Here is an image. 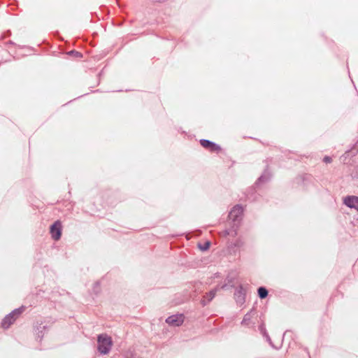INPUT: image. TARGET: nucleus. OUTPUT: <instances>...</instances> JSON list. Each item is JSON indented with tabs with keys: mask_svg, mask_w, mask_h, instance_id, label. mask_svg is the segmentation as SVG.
<instances>
[{
	"mask_svg": "<svg viewBox=\"0 0 358 358\" xmlns=\"http://www.w3.org/2000/svg\"><path fill=\"white\" fill-rule=\"evenodd\" d=\"M244 208L241 204L235 205L229 211L228 217L229 224L234 225L235 229H238L243 220Z\"/></svg>",
	"mask_w": 358,
	"mask_h": 358,
	"instance_id": "f257e3e1",
	"label": "nucleus"
},
{
	"mask_svg": "<svg viewBox=\"0 0 358 358\" xmlns=\"http://www.w3.org/2000/svg\"><path fill=\"white\" fill-rule=\"evenodd\" d=\"M113 345V341L110 336L106 334H101L97 337V350L103 355L110 352Z\"/></svg>",
	"mask_w": 358,
	"mask_h": 358,
	"instance_id": "f03ea898",
	"label": "nucleus"
},
{
	"mask_svg": "<svg viewBox=\"0 0 358 358\" xmlns=\"http://www.w3.org/2000/svg\"><path fill=\"white\" fill-rule=\"evenodd\" d=\"M50 234L52 238L55 241H58L61 238L62 234V224L60 220L55 221L50 226Z\"/></svg>",
	"mask_w": 358,
	"mask_h": 358,
	"instance_id": "7ed1b4c3",
	"label": "nucleus"
},
{
	"mask_svg": "<svg viewBox=\"0 0 358 358\" xmlns=\"http://www.w3.org/2000/svg\"><path fill=\"white\" fill-rule=\"evenodd\" d=\"M234 297L238 306H242L245 303L246 290L243 285H239L236 287Z\"/></svg>",
	"mask_w": 358,
	"mask_h": 358,
	"instance_id": "20e7f679",
	"label": "nucleus"
},
{
	"mask_svg": "<svg viewBox=\"0 0 358 358\" xmlns=\"http://www.w3.org/2000/svg\"><path fill=\"white\" fill-rule=\"evenodd\" d=\"M185 321V315L182 313L175 314L169 316L165 322L171 327H178L181 326Z\"/></svg>",
	"mask_w": 358,
	"mask_h": 358,
	"instance_id": "39448f33",
	"label": "nucleus"
},
{
	"mask_svg": "<svg viewBox=\"0 0 358 358\" xmlns=\"http://www.w3.org/2000/svg\"><path fill=\"white\" fill-rule=\"evenodd\" d=\"M199 143L203 148L211 152L218 153L222 150V148L219 144L208 139H200Z\"/></svg>",
	"mask_w": 358,
	"mask_h": 358,
	"instance_id": "423d86ee",
	"label": "nucleus"
},
{
	"mask_svg": "<svg viewBox=\"0 0 358 358\" xmlns=\"http://www.w3.org/2000/svg\"><path fill=\"white\" fill-rule=\"evenodd\" d=\"M272 178V174L268 168L265 169L260 176L256 180L255 187L261 188L265 184L270 182Z\"/></svg>",
	"mask_w": 358,
	"mask_h": 358,
	"instance_id": "0eeeda50",
	"label": "nucleus"
},
{
	"mask_svg": "<svg viewBox=\"0 0 358 358\" xmlns=\"http://www.w3.org/2000/svg\"><path fill=\"white\" fill-rule=\"evenodd\" d=\"M49 327L48 325L44 324L43 322H36L34 327V332L36 336V341H41L45 334L48 333Z\"/></svg>",
	"mask_w": 358,
	"mask_h": 358,
	"instance_id": "6e6552de",
	"label": "nucleus"
},
{
	"mask_svg": "<svg viewBox=\"0 0 358 358\" xmlns=\"http://www.w3.org/2000/svg\"><path fill=\"white\" fill-rule=\"evenodd\" d=\"M343 203L348 208L358 211V196L348 195L343 199Z\"/></svg>",
	"mask_w": 358,
	"mask_h": 358,
	"instance_id": "1a4fd4ad",
	"label": "nucleus"
},
{
	"mask_svg": "<svg viewBox=\"0 0 358 358\" xmlns=\"http://www.w3.org/2000/svg\"><path fill=\"white\" fill-rule=\"evenodd\" d=\"M219 289L220 288L217 286L203 295V299L201 300V303L203 307L207 306L215 298Z\"/></svg>",
	"mask_w": 358,
	"mask_h": 358,
	"instance_id": "9d476101",
	"label": "nucleus"
},
{
	"mask_svg": "<svg viewBox=\"0 0 358 358\" xmlns=\"http://www.w3.org/2000/svg\"><path fill=\"white\" fill-rule=\"evenodd\" d=\"M257 189H259V187H255V184L248 188L246 191V197L248 201L250 202H254L257 201L260 194L257 193Z\"/></svg>",
	"mask_w": 358,
	"mask_h": 358,
	"instance_id": "9b49d317",
	"label": "nucleus"
},
{
	"mask_svg": "<svg viewBox=\"0 0 358 358\" xmlns=\"http://www.w3.org/2000/svg\"><path fill=\"white\" fill-rule=\"evenodd\" d=\"M15 322V318L14 316H12L10 313L7 314L1 322V327L4 329H8L14 322Z\"/></svg>",
	"mask_w": 358,
	"mask_h": 358,
	"instance_id": "f8f14e48",
	"label": "nucleus"
},
{
	"mask_svg": "<svg viewBox=\"0 0 358 358\" xmlns=\"http://www.w3.org/2000/svg\"><path fill=\"white\" fill-rule=\"evenodd\" d=\"M234 277L228 275L227 278H225L224 283L222 285L218 286L220 289H227L228 287H234Z\"/></svg>",
	"mask_w": 358,
	"mask_h": 358,
	"instance_id": "ddd939ff",
	"label": "nucleus"
},
{
	"mask_svg": "<svg viewBox=\"0 0 358 358\" xmlns=\"http://www.w3.org/2000/svg\"><path fill=\"white\" fill-rule=\"evenodd\" d=\"M257 296L260 299H265L268 296V290L264 286H260L257 288Z\"/></svg>",
	"mask_w": 358,
	"mask_h": 358,
	"instance_id": "4468645a",
	"label": "nucleus"
},
{
	"mask_svg": "<svg viewBox=\"0 0 358 358\" xmlns=\"http://www.w3.org/2000/svg\"><path fill=\"white\" fill-rule=\"evenodd\" d=\"M238 229H235L234 225L230 224L229 228H227L223 231L224 236H236L237 235V231Z\"/></svg>",
	"mask_w": 358,
	"mask_h": 358,
	"instance_id": "2eb2a0df",
	"label": "nucleus"
},
{
	"mask_svg": "<svg viewBox=\"0 0 358 358\" xmlns=\"http://www.w3.org/2000/svg\"><path fill=\"white\" fill-rule=\"evenodd\" d=\"M26 306H21L20 307L14 309L12 310L10 313L12 315V316H14L15 318V320L22 314V313L25 310Z\"/></svg>",
	"mask_w": 358,
	"mask_h": 358,
	"instance_id": "dca6fc26",
	"label": "nucleus"
},
{
	"mask_svg": "<svg viewBox=\"0 0 358 358\" xmlns=\"http://www.w3.org/2000/svg\"><path fill=\"white\" fill-rule=\"evenodd\" d=\"M311 178V176L307 173L299 176L296 178V181L298 184L303 183L306 185V182L309 181Z\"/></svg>",
	"mask_w": 358,
	"mask_h": 358,
	"instance_id": "f3484780",
	"label": "nucleus"
},
{
	"mask_svg": "<svg viewBox=\"0 0 358 358\" xmlns=\"http://www.w3.org/2000/svg\"><path fill=\"white\" fill-rule=\"evenodd\" d=\"M253 312H255V308H252L249 312H248L243 317V320L241 321V324L242 325H248V322L250 321L252 318V313Z\"/></svg>",
	"mask_w": 358,
	"mask_h": 358,
	"instance_id": "a211bd4d",
	"label": "nucleus"
},
{
	"mask_svg": "<svg viewBox=\"0 0 358 358\" xmlns=\"http://www.w3.org/2000/svg\"><path fill=\"white\" fill-rule=\"evenodd\" d=\"M357 143L353 144L350 148L346 150V155L350 154V158L355 157L358 154V150L356 148Z\"/></svg>",
	"mask_w": 358,
	"mask_h": 358,
	"instance_id": "6ab92c4d",
	"label": "nucleus"
},
{
	"mask_svg": "<svg viewBox=\"0 0 358 358\" xmlns=\"http://www.w3.org/2000/svg\"><path fill=\"white\" fill-rule=\"evenodd\" d=\"M211 243L209 241H206L204 243H199L198 248L202 252L207 251L210 247Z\"/></svg>",
	"mask_w": 358,
	"mask_h": 358,
	"instance_id": "aec40b11",
	"label": "nucleus"
},
{
	"mask_svg": "<svg viewBox=\"0 0 358 358\" xmlns=\"http://www.w3.org/2000/svg\"><path fill=\"white\" fill-rule=\"evenodd\" d=\"M259 331L260 332V334L262 335L263 337H264L265 336H266V334H268L267 331H266V325H265V323L264 322H262L259 325Z\"/></svg>",
	"mask_w": 358,
	"mask_h": 358,
	"instance_id": "412c9836",
	"label": "nucleus"
},
{
	"mask_svg": "<svg viewBox=\"0 0 358 358\" xmlns=\"http://www.w3.org/2000/svg\"><path fill=\"white\" fill-rule=\"evenodd\" d=\"M264 338L266 339V341L268 343L269 345L272 348H273L275 350H279L281 348L282 344L279 347H277L274 345V343H273V341L268 334H266V336H265Z\"/></svg>",
	"mask_w": 358,
	"mask_h": 358,
	"instance_id": "4be33fe9",
	"label": "nucleus"
},
{
	"mask_svg": "<svg viewBox=\"0 0 358 358\" xmlns=\"http://www.w3.org/2000/svg\"><path fill=\"white\" fill-rule=\"evenodd\" d=\"M69 55H73L76 57L81 58L83 57V54L77 50H73L69 52Z\"/></svg>",
	"mask_w": 358,
	"mask_h": 358,
	"instance_id": "5701e85b",
	"label": "nucleus"
},
{
	"mask_svg": "<svg viewBox=\"0 0 358 358\" xmlns=\"http://www.w3.org/2000/svg\"><path fill=\"white\" fill-rule=\"evenodd\" d=\"M243 241L240 238L236 239L233 243L234 246L237 248H241L243 245Z\"/></svg>",
	"mask_w": 358,
	"mask_h": 358,
	"instance_id": "b1692460",
	"label": "nucleus"
},
{
	"mask_svg": "<svg viewBox=\"0 0 358 358\" xmlns=\"http://www.w3.org/2000/svg\"><path fill=\"white\" fill-rule=\"evenodd\" d=\"M287 336H289L293 339V338H292L293 332L292 331H290V330H287L283 334L282 342L283 341L285 337Z\"/></svg>",
	"mask_w": 358,
	"mask_h": 358,
	"instance_id": "393cba45",
	"label": "nucleus"
},
{
	"mask_svg": "<svg viewBox=\"0 0 358 358\" xmlns=\"http://www.w3.org/2000/svg\"><path fill=\"white\" fill-rule=\"evenodd\" d=\"M99 286L100 282L99 281L96 282L94 285L93 290L96 294L99 292Z\"/></svg>",
	"mask_w": 358,
	"mask_h": 358,
	"instance_id": "a878e982",
	"label": "nucleus"
},
{
	"mask_svg": "<svg viewBox=\"0 0 358 358\" xmlns=\"http://www.w3.org/2000/svg\"><path fill=\"white\" fill-rule=\"evenodd\" d=\"M322 161H323V162H324L326 164H329L332 162V159L330 156L326 155L324 157Z\"/></svg>",
	"mask_w": 358,
	"mask_h": 358,
	"instance_id": "bb28decb",
	"label": "nucleus"
},
{
	"mask_svg": "<svg viewBox=\"0 0 358 358\" xmlns=\"http://www.w3.org/2000/svg\"><path fill=\"white\" fill-rule=\"evenodd\" d=\"M348 158H350V154L348 153L346 155V151H345V153L341 156V159L343 160V162H345L348 159Z\"/></svg>",
	"mask_w": 358,
	"mask_h": 358,
	"instance_id": "cd10ccee",
	"label": "nucleus"
},
{
	"mask_svg": "<svg viewBox=\"0 0 358 358\" xmlns=\"http://www.w3.org/2000/svg\"><path fill=\"white\" fill-rule=\"evenodd\" d=\"M103 75V69L98 73V77L100 78Z\"/></svg>",
	"mask_w": 358,
	"mask_h": 358,
	"instance_id": "c85d7f7f",
	"label": "nucleus"
},
{
	"mask_svg": "<svg viewBox=\"0 0 358 358\" xmlns=\"http://www.w3.org/2000/svg\"><path fill=\"white\" fill-rule=\"evenodd\" d=\"M6 34H7V36H10V35L11 34L10 31V30H8V31H6Z\"/></svg>",
	"mask_w": 358,
	"mask_h": 358,
	"instance_id": "c756f323",
	"label": "nucleus"
},
{
	"mask_svg": "<svg viewBox=\"0 0 358 358\" xmlns=\"http://www.w3.org/2000/svg\"><path fill=\"white\" fill-rule=\"evenodd\" d=\"M305 350L308 352V354H309V352H308V349L306 348H305ZM308 356H309L310 358H311L310 355H308Z\"/></svg>",
	"mask_w": 358,
	"mask_h": 358,
	"instance_id": "7c9ffc66",
	"label": "nucleus"
},
{
	"mask_svg": "<svg viewBox=\"0 0 358 358\" xmlns=\"http://www.w3.org/2000/svg\"><path fill=\"white\" fill-rule=\"evenodd\" d=\"M127 358H134V357H133V356H131V357H127Z\"/></svg>",
	"mask_w": 358,
	"mask_h": 358,
	"instance_id": "2f4dec72",
	"label": "nucleus"
}]
</instances>
